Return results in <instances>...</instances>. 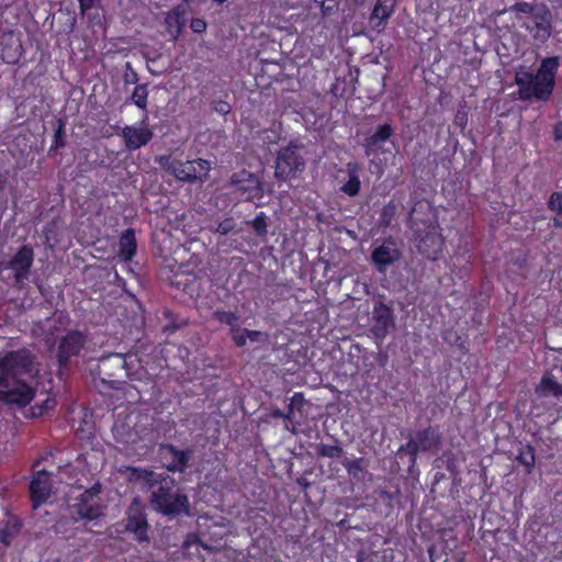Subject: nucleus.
Here are the masks:
<instances>
[{
	"instance_id": "1",
	"label": "nucleus",
	"mask_w": 562,
	"mask_h": 562,
	"mask_svg": "<svg viewBox=\"0 0 562 562\" xmlns=\"http://www.w3.org/2000/svg\"><path fill=\"white\" fill-rule=\"evenodd\" d=\"M33 361L26 348L0 352V402L25 407L33 401L35 390L23 380L30 375Z\"/></svg>"
},
{
	"instance_id": "2",
	"label": "nucleus",
	"mask_w": 562,
	"mask_h": 562,
	"mask_svg": "<svg viewBox=\"0 0 562 562\" xmlns=\"http://www.w3.org/2000/svg\"><path fill=\"white\" fill-rule=\"evenodd\" d=\"M560 65V56H550L540 61L536 74L521 67L515 75L519 99L522 101L531 99L549 101L555 87Z\"/></svg>"
},
{
	"instance_id": "3",
	"label": "nucleus",
	"mask_w": 562,
	"mask_h": 562,
	"mask_svg": "<svg viewBox=\"0 0 562 562\" xmlns=\"http://www.w3.org/2000/svg\"><path fill=\"white\" fill-rule=\"evenodd\" d=\"M154 508L165 516H178L189 513L188 496L177 488L175 479L162 475L150 488Z\"/></svg>"
},
{
	"instance_id": "4",
	"label": "nucleus",
	"mask_w": 562,
	"mask_h": 562,
	"mask_svg": "<svg viewBox=\"0 0 562 562\" xmlns=\"http://www.w3.org/2000/svg\"><path fill=\"white\" fill-rule=\"evenodd\" d=\"M160 166L178 181L186 183L204 182L211 170V162L203 158L182 161L169 156L159 158Z\"/></svg>"
},
{
	"instance_id": "5",
	"label": "nucleus",
	"mask_w": 562,
	"mask_h": 562,
	"mask_svg": "<svg viewBox=\"0 0 562 562\" xmlns=\"http://www.w3.org/2000/svg\"><path fill=\"white\" fill-rule=\"evenodd\" d=\"M302 144L291 140L282 147L276 158L274 176L280 181H288L296 178L305 168V159L300 154Z\"/></svg>"
},
{
	"instance_id": "6",
	"label": "nucleus",
	"mask_w": 562,
	"mask_h": 562,
	"mask_svg": "<svg viewBox=\"0 0 562 562\" xmlns=\"http://www.w3.org/2000/svg\"><path fill=\"white\" fill-rule=\"evenodd\" d=\"M87 342V336L80 330H69L60 337L56 349V361L59 374L68 370L70 361L80 355Z\"/></svg>"
},
{
	"instance_id": "7",
	"label": "nucleus",
	"mask_w": 562,
	"mask_h": 562,
	"mask_svg": "<svg viewBox=\"0 0 562 562\" xmlns=\"http://www.w3.org/2000/svg\"><path fill=\"white\" fill-rule=\"evenodd\" d=\"M148 114L143 113L142 119L132 125L122 128L121 136L128 151H135L151 142L154 131L148 124Z\"/></svg>"
},
{
	"instance_id": "8",
	"label": "nucleus",
	"mask_w": 562,
	"mask_h": 562,
	"mask_svg": "<svg viewBox=\"0 0 562 562\" xmlns=\"http://www.w3.org/2000/svg\"><path fill=\"white\" fill-rule=\"evenodd\" d=\"M232 182L245 201L252 202L257 206L263 204V184L255 175L247 170H241L233 175Z\"/></svg>"
},
{
	"instance_id": "9",
	"label": "nucleus",
	"mask_w": 562,
	"mask_h": 562,
	"mask_svg": "<svg viewBox=\"0 0 562 562\" xmlns=\"http://www.w3.org/2000/svg\"><path fill=\"white\" fill-rule=\"evenodd\" d=\"M395 329V315L392 306L379 301L372 311L370 331L376 341L382 342Z\"/></svg>"
},
{
	"instance_id": "10",
	"label": "nucleus",
	"mask_w": 562,
	"mask_h": 562,
	"mask_svg": "<svg viewBox=\"0 0 562 562\" xmlns=\"http://www.w3.org/2000/svg\"><path fill=\"white\" fill-rule=\"evenodd\" d=\"M98 373L105 383H114L127 376L126 356L109 353L99 359Z\"/></svg>"
},
{
	"instance_id": "11",
	"label": "nucleus",
	"mask_w": 562,
	"mask_h": 562,
	"mask_svg": "<svg viewBox=\"0 0 562 562\" xmlns=\"http://www.w3.org/2000/svg\"><path fill=\"white\" fill-rule=\"evenodd\" d=\"M34 262V250L30 245H22L14 256L5 263V268L13 271L15 285L29 279Z\"/></svg>"
},
{
	"instance_id": "12",
	"label": "nucleus",
	"mask_w": 562,
	"mask_h": 562,
	"mask_svg": "<svg viewBox=\"0 0 562 562\" xmlns=\"http://www.w3.org/2000/svg\"><path fill=\"white\" fill-rule=\"evenodd\" d=\"M148 521L144 508L137 499H134L126 510L125 529L134 533L138 542L149 541Z\"/></svg>"
},
{
	"instance_id": "13",
	"label": "nucleus",
	"mask_w": 562,
	"mask_h": 562,
	"mask_svg": "<svg viewBox=\"0 0 562 562\" xmlns=\"http://www.w3.org/2000/svg\"><path fill=\"white\" fill-rule=\"evenodd\" d=\"M100 493V485L95 484L92 487L81 493L74 504V509L77 515L87 520L98 519L102 515V507L99 504L98 495Z\"/></svg>"
},
{
	"instance_id": "14",
	"label": "nucleus",
	"mask_w": 562,
	"mask_h": 562,
	"mask_svg": "<svg viewBox=\"0 0 562 562\" xmlns=\"http://www.w3.org/2000/svg\"><path fill=\"white\" fill-rule=\"evenodd\" d=\"M23 55V46L20 35L12 31L0 32V58L5 64H18Z\"/></svg>"
},
{
	"instance_id": "15",
	"label": "nucleus",
	"mask_w": 562,
	"mask_h": 562,
	"mask_svg": "<svg viewBox=\"0 0 562 562\" xmlns=\"http://www.w3.org/2000/svg\"><path fill=\"white\" fill-rule=\"evenodd\" d=\"M401 256V250L391 237L384 239L371 254L372 262L380 272L385 271L386 268L396 262Z\"/></svg>"
},
{
	"instance_id": "16",
	"label": "nucleus",
	"mask_w": 562,
	"mask_h": 562,
	"mask_svg": "<svg viewBox=\"0 0 562 562\" xmlns=\"http://www.w3.org/2000/svg\"><path fill=\"white\" fill-rule=\"evenodd\" d=\"M50 495V474L45 470L35 472L30 482V498L33 508L44 504Z\"/></svg>"
},
{
	"instance_id": "17",
	"label": "nucleus",
	"mask_w": 562,
	"mask_h": 562,
	"mask_svg": "<svg viewBox=\"0 0 562 562\" xmlns=\"http://www.w3.org/2000/svg\"><path fill=\"white\" fill-rule=\"evenodd\" d=\"M393 135L394 128L390 123L379 125L372 135L364 138V154L368 157L376 155Z\"/></svg>"
},
{
	"instance_id": "18",
	"label": "nucleus",
	"mask_w": 562,
	"mask_h": 562,
	"mask_svg": "<svg viewBox=\"0 0 562 562\" xmlns=\"http://www.w3.org/2000/svg\"><path fill=\"white\" fill-rule=\"evenodd\" d=\"M413 438L422 452H427L437 449L440 446L442 436L437 426H428L424 429L417 430Z\"/></svg>"
},
{
	"instance_id": "19",
	"label": "nucleus",
	"mask_w": 562,
	"mask_h": 562,
	"mask_svg": "<svg viewBox=\"0 0 562 562\" xmlns=\"http://www.w3.org/2000/svg\"><path fill=\"white\" fill-rule=\"evenodd\" d=\"M396 0H376L370 15V23L374 29H384L387 20L394 12Z\"/></svg>"
},
{
	"instance_id": "20",
	"label": "nucleus",
	"mask_w": 562,
	"mask_h": 562,
	"mask_svg": "<svg viewBox=\"0 0 562 562\" xmlns=\"http://www.w3.org/2000/svg\"><path fill=\"white\" fill-rule=\"evenodd\" d=\"M137 251V241L135 231L126 228L119 237V258L124 262H130Z\"/></svg>"
},
{
	"instance_id": "21",
	"label": "nucleus",
	"mask_w": 562,
	"mask_h": 562,
	"mask_svg": "<svg viewBox=\"0 0 562 562\" xmlns=\"http://www.w3.org/2000/svg\"><path fill=\"white\" fill-rule=\"evenodd\" d=\"M346 171L348 180L340 187V191L348 196H357L361 190V166L357 161H349L346 165Z\"/></svg>"
},
{
	"instance_id": "22",
	"label": "nucleus",
	"mask_w": 562,
	"mask_h": 562,
	"mask_svg": "<svg viewBox=\"0 0 562 562\" xmlns=\"http://www.w3.org/2000/svg\"><path fill=\"white\" fill-rule=\"evenodd\" d=\"M165 450L171 454V461L167 465V469L171 472H184L190 460V451L180 450L173 445L165 446Z\"/></svg>"
},
{
	"instance_id": "23",
	"label": "nucleus",
	"mask_w": 562,
	"mask_h": 562,
	"mask_svg": "<svg viewBox=\"0 0 562 562\" xmlns=\"http://www.w3.org/2000/svg\"><path fill=\"white\" fill-rule=\"evenodd\" d=\"M536 393L539 397L549 395L560 397L562 396V384L558 383L552 374L546 373L537 385Z\"/></svg>"
},
{
	"instance_id": "24",
	"label": "nucleus",
	"mask_w": 562,
	"mask_h": 562,
	"mask_svg": "<svg viewBox=\"0 0 562 562\" xmlns=\"http://www.w3.org/2000/svg\"><path fill=\"white\" fill-rule=\"evenodd\" d=\"M165 23L167 31L171 35L172 40L177 41L186 25L182 11H180L179 8L173 9L170 13L167 14Z\"/></svg>"
},
{
	"instance_id": "25",
	"label": "nucleus",
	"mask_w": 562,
	"mask_h": 562,
	"mask_svg": "<svg viewBox=\"0 0 562 562\" xmlns=\"http://www.w3.org/2000/svg\"><path fill=\"white\" fill-rule=\"evenodd\" d=\"M22 524L19 518L9 516L0 528V542L10 546L12 540L19 535Z\"/></svg>"
},
{
	"instance_id": "26",
	"label": "nucleus",
	"mask_w": 562,
	"mask_h": 562,
	"mask_svg": "<svg viewBox=\"0 0 562 562\" xmlns=\"http://www.w3.org/2000/svg\"><path fill=\"white\" fill-rule=\"evenodd\" d=\"M533 20L532 25L524 24L522 26L526 27L536 40H548L551 29L550 22L539 15H533Z\"/></svg>"
},
{
	"instance_id": "27",
	"label": "nucleus",
	"mask_w": 562,
	"mask_h": 562,
	"mask_svg": "<svg viewBox=\"0 0 562 562\" xmlns=\"http://www.w3.org/2000/svg\"><path fill=\"white\" fill-rule=\"evenodd\" d=\"M148 94L149 92L146 83L136 85L131 97L126 100V103H132L139 110H142L144 113L148 114Z\"/></svg>"
},
{
	"instance_id": "28",
	"label": "nucleus",
	"mask_w": 562,
	"mask_h": 562,
	"mask_svg": "<svg viewBox=\"0 0 562 562\" xmlns=\"http://www.w3.org/2000/svg\"><path fill=\"white\" fill-rule=\"evenodd\" d=\"M128 471L131 480L143 481L144 483H146L149 490L164 475L150 470L136 467H130Z\"/></svg>"
},
{
	"instance_id": "29",
	"label": "nucleus",
	"mask_w": 562,
	"mask_h": 562,
	"mask_svg": "<svg viewBox=\"0 0 562 562\" xmlns=\"http://www.w3.org/2000/svg\"><path fill=\"white\" fill-rule=\"evenodd\" d=\"M213 317L220 324L228 326L229 331L232 330V328L240 326V315L236 311H224L221 308H216L213 312Z\"/></svg>"
},
{
	"instance_id": "30",
	"label": "nucleus",
	"mask_w": 562,
	"mask_h": 562,
	"mask_svg": "<svg viewBox=\"0 0 562 562\" xmlns=\"http://www.w3.org/2000/svg\"><path fill=\"white\" fill-rule=\"evenodd\" d=\"M517 461L525 467L526 473H532L536 464V451L535 448L527 443L518 452Z\"/></svg>"
},
{
	"instance_id": "31",
	"label": "nucleus",
	"mask_w": 562,
	"mask_h": 562,
	"mask_svg": "<svg viewBox=\"0 0 562 562\" xmlns=\"http://www.w3.org/2000/svg\"><path fill=\"white\" fill-rule=\"evenodd\" d=\"M422 452L414 438H411L406 443L401 445L397 450V456L402 458L403 453L408 454L409 465H415L418 453Z\"/></svg>"
},
{
	"instance_id": "32",
	"label": "nucleus",
	"mask_w": 562,
	"mask_h": 562,
	"mask_svg": "<svg viewBox=\"0 0 562 562\" xmlns=\"http://www.w3.org/2000/svg\"><path fill=\"white\" fill-rule=\"evenodd\" d=\"M316 452L319 457L338 459L344 453V449L339 445L319 443L316 447Z\"/></svg>"
},
{
	"instance_id": "33",
	"label": "nucleus",
	"mask_w": 562,
	"mask_h": 562,
	"mask_svg": "<svg viewBox=\"0 0 562 562\" xmlns=\"http://www.w3.org/2000/svg\"><path fill=\"white\" fill-rule=\"evenodd\" d=\"M282 137V124L273 123L271 127L266 128L261 133V138L266 144H277Z\"/></svg>"
},
{
	"instance_id": "34",
	"label": "nucleus",
	"mask_w": 562,
	"mask_h": 562,
	"mask_svg": "<svg viewBox=\"0 0 562 562\" xmlns=\"http://www.w3.org/2000/svg\"><path fill=\"white\" fill-rule=\"evenodd\" d=\"M267 215L265 214V212H259L255 217L254 220H251L249 222L251 228L255 231V233L259 236V237H263L267 235L268 233V223H267Z\"/></svg>"
},
{
	"instance_id": "35",
	"label": "nucleus",
	"mask_w": 562,
	"mask_h": 562,
	"mask_svg": "<svg viewBox=\"0 0 562 562\" xmlns=\"http://www.w3.org/2000/svg\"><path fill=\"white\" fill-rule=\"evenodd\" d=\"M342 467L346 469L349 475L356 476L358 472L363 471V459L362 458H356L353 460H350L348 458H345L341 460Z\"/></svg>"
},
{
	"instance_id": "36",
	"label": "nucleus",
	"mask_w": 562,
	"mask_h": 562,
	"mask_svg": "<svg viewBox=\"0 0 562 562\" xmlns=\"http://www.w3.org/2000/svg\"><path fill=\"white\" fill-rule=\"evenodd\" d=\"M65 145H66V134H65L64 123L60 121L57 128L55 130L54 139H53V144L49 148V153L52 150H57L58 148L65 147Z\"/></svg>"
},
{
	"instance_id": "37",
	"label": "nucleus",
	"mask_w": 562,
	"mask_h": 562,
	"mask_svg": "<svg viewBox=\"0 0 562 562\" xmlns=\"http://www.w3.org/2000/svg\"><path fill=\"white\" fill-rule=\"evenodd\" d=\"M247 328H241L240 326L236 328H232L229 331L231 338L236 347L243 348L247 344Z\"/></svg>"
},
{
	"instance_id": "38",
	"label": "nucleus",
	"mask_w": 562,
	"mask_h": 562,
	"mask_svg": "<svg viewBox=\"0 0 562 562\" xmlns=\"http://www.w3.org/2000/svg\"><path fill=\"white\" fill-rule=\"evenodd\" d=\"M548 209L558 214L562 213V192L554 191L550 194L548 202Z\"/></svg>"
},
{
	"instance_id": "39",
	"label": "nucleus",
	"mask_w": 562,
	"mask_h": 562,
	"mask_svg": "<svg viewBox=\"0 0 562 562\" xmlns=\"http://www.w3.org/2000/svg\"><path fill=\"white\" fill-rule=\"evenodd\" d=\"M247 337L252 342L266 344L269 341V335L266 331L247 329Z\"/></svg>"
},
{
	"instance_id": "40",
	"label": "nucleus",
	"mask_w": 562,
	"mask_h": 562,
	"mask_svg": "<svg viewBox=\"0 0 562 562\" xmlns=\"http://www.w3.org/2000/svg\"><path fill=\"white\" fill-rule=\"evenodd\" d=\"M510 10L516 13H522V14H530L535 15V5L529 2H516L514 5H512Z\"/></svg>"
},
{
	"instance_id": "41",
	"label": "nucleus",
	"mask_w": 562,
	"mask_h": 562,
	"mask_svg": "<svg viewBox=\"0 0 562 562\" xmlns=\"http://www.w3.org/2000/svg\"><path fill=\"white\" fill-rule=\"evenodd\" d=\"M235 229V222L232 217H227L218 223L216 233L221 235H227Z\"/></svg>"
},
{
	"instance_id": "42",
	"label": "nucleus",
	"mask_w": 562,
	"mask_h": 562,
	"mask_svg": "<svg viewBox=\"0 0 562 562\" xmlns=\"http://www.w3.org/2000/svg\"><path fill=\"white\" fill-rule=\"evenodd\" d=\"M395 213V205L392 203L386 204L381 212V223L384 226L390 225L392 217Z\"/></svg>"
},
{
	"instance_id": "43",
	"label": "nucleus",
	"mask_w": 562,
	"mask_h": 562,
	"mask_svg": "<svg viewBox=\"0 0 562 562\" xmlns=\"http://www.w3.org/2000/svg\"><path fill=\"white\" fill-rule=\"evenodd\" d=\"M212 109H213V111H215L222 115H226L231 112L232 106L227 101L218 100V101L213 102Z\"/></svg>"
},
{
	"instance_id": "44",
	"label": "nucleus",
	"mask_w": 562,
	"mask_h": 562,
	"mask_svg": "<svg viewBox=\"0 0 562 562\" xmlns=\"http://www.w3.org/2000/svg\"><path fill=\"white\" fill-rule=\"evenodd\" d=\"M206 22L204 19L201 18H193L190 22V27L194 33H203L206 30Z\"/></svg>"
},
{
	"instance_id": "45",
	"label": "nucleus",
	"mask_w": 562,
	"mask_h": 562,
	"mask_svg": "<svg viewBox=\"0 0 562 562\" xmlns=\"http://www.w3.org/2000/svg\"><path fill=\"white\" fill-rule=\"evenodd\" d=\"M79 3L80 13L83 15L90 9L97 8L101 0H77Z\"/></svg>"
},
{
	"instance_id": "46",
	"label": "nucleus",
	"mask_w": 562,
	"mask_h": 562,
	"mask_svg": "<svg viewBox=\"0 0 562 562\" xmlns=\"http://www.w3.org/2000/svg\"><path fill=\"white\" fill-rule=\"evenodd\" d=\"M297 397H300L302 400L303 395L301 393H295L293 398H292V402H294ZM292 414H293V403L290 404L288 413L284 415V417L286 419H290Z\"/></svg>"
},
{
	"instance_id": "47",
	"label": "nucleus",
	"mask_w": 562,
	"mask_h": 562,
	"mask_svg": "<svg viewBox=\"0 0 562 562\" xmlns=\"http://www.w3.org/2000/svg\"><path fill=\"white\" fill-rule=\"evenodd\" d=\"M350 9H356L363 4L364 0H344Z\"/></svg>"
},
{
	"instance_id": "48",
	"label": "nucleus",
	"mask_w": 562,
	"mask_h": 562,
	"mask_svg": "<svg viewBox=\"0 0 562 562\" xmlns=\"http://www.w3.org/2000/svg\"><path fill=\"white\" fill-rule=\"evenodd\" d=\"M553 133L557 140L562 139V123L555 125Z\"/></svg>"
},
{
	"instance_id": "49",
	"label": "nucleus",
	"mask_w": 562,
	"mask_h": 562,
	"mask_svg": "<svg viewBox=\"0 0 562 562\" xmlns=\"http://www.w3.org/2000/svg\"><path fill=\"white\" fill-rule=\"evenodd\" d=\"M553 226L557 228H562V217H554L553 218Z\"/></svg>"
},
{
	"instance_id": "50",
	"label": "nucleus",
	"mask_w": 562,
	"mask_h": 562,
	"mask_svg": "<svg viewBox=\"0 0 562 562\" xmlns=\"http://www.w3.org/2000/svg\"><path fill=\"white\" fill-rule=\"evenodd\" d=\"M132 77H133V80L126 79V82H136L137 81L138 77H137L136 72H133Z\"/></svg>"
},
{
	"instance_id": "51",
	"label": "nucleus",
	"mask_w": 562,
	"mask_h": 562,
	"mask_svg": "<svg viewBox=\"0 0 562 562\" xmlns=\"http://www.w3.org/2000/svg\"><path fill=\"white\" fill-rule=\"evenodd\" d=\"M427 257H428L429 259L435 260V259L437 258V251H434V255H432V256L427 255Z\"/></svg>"
},
{
	"instance_id": "52",
	"label": "nucleus",
	"mask_w": 562,
	"mask_h": 562,
	"mask_svg": "<svg viewBox=\"0 0 562 562\" xmlns=\"http://www.w3.org/2000/svg\"><path fill=\"white\" fill-rule=\"evenodd\" d=\"M180 326H181V324H175V325H169V328L176 329V328H179Z\"/></svg>"
},
{
	"instance_id": "53",
	"label": "nucleus",
	"mask_w": 562,
	"mask_h": 562,
	"mask_svg": "<svg viewBox=\"0 0 562 562\" xmlns=\"http://www.w3.org/2000/svg\"><path fill=\"white\" fill-rule=\"evenodd\" d=\"M48 233H49V229H48V227H46V228H45V236H46V239H47V240L49 239V235H48Z\"/></svg>"
},
{
	"instance_id": "54",
	"label": "nucleus",
	"mask_w": 562,
	"mask_h": 562,
	"mask_svg": "<svg viewBox=\"0 0 562 562\" xmlns=\"http://www.w3.org/2000/svg\"><path fill=\"white\" fill-rule=\"evenodd\" d=\"M299 483H300L301 485H304L305 487H307V486L310 485V483H307V482H301V481H299Z\"/></svg>"
},
{
	"instance_id": "55",
	"label": "nucleus",
	"mask_w": 562,
	"mask_h": 562,
	"mask_svg": "<svg viewBox=\"0 0 562 562\" xmlns=\"http://www.w3.org/2000/svg\"><path fill=\"white\" fill-rule=\"evenodd\" d=\"M316 2H321L322 4L324 3V0H315Z\"/></svg>"
},
{
	"instance_id": "56",
	"label": "nucleus",
	"mask_w": 562,
	"mask_h": 562,
	"mask_svg": "<svg viewBox=\"0 0 562 562\" xmlns=\"http://www.w3.org/2000/svg\"><path fill=\"white\" fill-rule=\"evenodd\" d=\"M316 2H321L322 4L324 3V0H315Z\"/></svg>"
},
{
	"instance_id": "57",
	"label": "nucleus",
	"mask_w": 562,
	"mask_h": 562,
	"mask_svg": "<svg viewBox=\"0 0 562 562\" xmlns=\"http://www.w3.org/2000/svg\"><path fill=\"white\" fill-rule=\"evenodd\" d=\"M184 2H189L190 0H183Z\"/></svg>"
},
{
	"instance_id": "58",
	"label": "nucleus",
	"mask_w": 562,
	"mask_h": 562,
	"mask_svg": "<svg viewBox=\"0 0 562 562\" xmlns=\"http://www.w3.org/2000/svg\"><path fill=\"white\" fill-rule=\"evenodd\" d=\"M458 562H462V560H459Z\"/></svg>"
}]
</instances>
